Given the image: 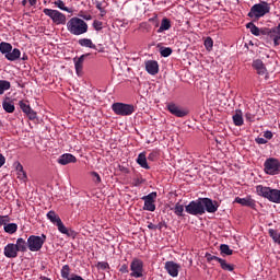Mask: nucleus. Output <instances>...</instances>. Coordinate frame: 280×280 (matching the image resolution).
<instances>
[{"mask_svg": "<svg viewBox=\"0 0 280 280\" xmlns=\"http://www.w3.org/2000/svg\"><path fill=\"white\" fill-rule=\"evenodd\" d=\"M264 172L269 176H277L280 172V162L275 158H269L264 163Z\"/></svg>", "mask_w": 280, "mask_h": 280, "instance_id": "8", "label": "nucleus"}, {"mask_svg": "<svg viewBox=\"0 0 280 280\" xmlns=\"http://www.w3.org/2000/svg\"><path fill=\"white\" fill-rule=\"evenodd\" d=\"M38 0H28L30 5H36Z\"/></svg>", "mask_w": 280, "mask_h": 280, "instance_id": "55", "label": "nucleus"}, {"mask_svg": "<svg viewBox=\"0 0 280 280\" xmlns=\"http://www.w3.org/2000/svg\"><path fill=\"white\" fill-rule=\"evenodd\" d=\"M164 268L166 272L170 275V277H178V272L180 271V265L174 262V261H166L164 265Z\"/></svg>", "mask_w": 280, "mask_h": 280, "instance_id": "16", "label": "nucleus"}, {"mask_svg": "<svg viewBox=\"0 0 280 280\" xmlns=\"http://www.w3.org/2000/svg\"><path fill=\"white\" fill-rule=\"evenodd\" d=\"M119 272H121L122 275H128V266L126 264L121 265V267L119 268Z\"/></svg>", "mask_w": 280, "mask_h": 280, "instance_id": "49", "label": "nucleus"}, {"mask_svg": "<svg viewBox=\"0 0 280 280\" xmlns=\"http://www.w3.org/2000/svg\"><path fill=\"white\" fill-rule=\"evenodd\" d=\"M155 198H156V192H151L142 197V200H144V206H143L144 211H156V205H154Z\"/></svg>", "mask_w": 280, "mask_h": 280, "instance_id": "14", "label": "nucleus"}, {"mask_svg": "<svg viewBox=\"0 0 280 280\" xmlns=\"http://www.w3.org/2000/svg\"><path fill=\"white\" fill-rule=\"evenodd\" d=\"M97 268H100V270H108L110 268V265H108V262L106 261H101L97 264Z\"/></svg>", "mask_w": 280, "mask_h": 280, "instance_id": "45", "label": "nucleus"}, {"mask_svg": "<svg viewBox=\"0 0 280 280\" xmlns=\"http://www.w3.org/2000/svg\"><path fill=\"white\" fill-rule=\"evenodd\" d=\"M93 27H94V30H96V32H100V31H102V27H103V23L101 22V21H98V20H94V22H93Z\"/></svg>", "mask_w": 280, "mask_h": 280, "instance_id": "43", "label": "nucleus"}, {"mask_svg": "<svg viewBox=\"0 0 280 280\" xmlns=\"http://www.w3.org/2000/svg\"><path fill=\"white\" fill-rule=\"evenodd\" d=\"M79 16H81V19H84V21H91V19H93V16L91 14H79Z\"/></svg>", "mask_w": 280, "mask_h": 280, "instance_id": "52", "label": "nucleus"}, {"mask_svg": "<svg viewBox=\"0 0 280 280\" xmlns=\"http://www.w3.org/2000/svg\"><path fill=\"white\" fill-rule=\"evenodd\" d=\"M245 118L247 119V121H254L255 120V115H253L250 113H246Z\"/></svg>", "mask_w": 280, "mask_h": 280, "instance_id": "51", "label": "nucleus"}, {"mask_svg": "<svg viewBox=\"0 0 280 280\" xmlns=\"http://www.w3.org/2000/svg\"><path fill=\"white\" fill-rule=\"evenodd\" d=\"M264 137L265 139H272V131H265Z\"/></svg>", "mask_w": 280, "mask_h": 280, "instance_id": "53", "label": "nucleus"}, {"mask_svg": "<svg viewBox=\"0 0 280 280\" xmlns=\"http://www.w3.org/2000/svg\"><path fill=\"white\" fill-rule=\"evenodd\" d=\"M0 52L4 55V58L7 60H10V62H14L15 60H19L21 58V50L19 48H14L12 50V44L2 42L0 43Z\"/></svg>", "mask_w": 280, "mask_h": 280, "instance_id": "3", "label": "nucleus"}, {"mask_svg": "<svg viewBox=\"0 0 280 280\" xmlns=\"http://www.w3.org/2000/svg\"><path fill=\"white\" fill-rule=\"evenodd\" d=\"M59 233H62V235H67L68 237H75V231L67 229L65 226V223L62 221H59V223L56 224Z\"/></svg>", "mask_w": 280, "mask_h": 280, "instance_id": "23", "label": "nucleus"}, {"mask_svg": "<svg viewBox=\"0 0 280 280\" xmlns=\"http://www.w3.org/2000/svg\"><path fill=\"white\" fill-rule=\"evenodd\" d=\"M261 34L264 36H269L270 38L273 39V44L276 47H279L280 45V23L278 24L277 27L273 28H262Z\"/></svg>", "mask_w": 280, "mask_h": 280, "instance_id": "11", "label": "nucleus"}, {"mask_svg": "<svg viewBox=\"0 0 280 280\" xmlns=\"http://www.w3.org/2000/svg\"><path fill=\"white\" fill-rule=\"evenodd\" d=\"M186 212L189 213V215L205 214V208L202 207V198L190 201L188 206H186Z\"/></svg>", "mask_w": 280, "mask_h": 280, "instance_id": "9", "label": "nucleus"}, {"mask_svg": "<svg viewBox=\"0 0 280 280\" xmlns=\"http://www.w3.org/2000/svg\"><path fill=\"white\" fill-rule=\"evenodd\" d=\"M89 56H90V54H85V55H81L79 58L73 59L75 73L79 78L82 77V73H83L84 58H86Z\"/></svg>", "mask_w": 280, "mask_h": 280, "instance_id": "17", "label": "nucleus"}, {"mask_svg": "<svg viewBox=\"0 0 280 280\" xmlns=\"http://www.w3.org/2000/svg\"><path fill=\"white\" fill-rule=\"evenodd\" d=\"M130 277L133 279H141L143 277V260L133 258L130 264Z\"/></svg>", "mask_w": 280, "mask_h": 280, "instance_id": "10", "label": "nucleus"}, {"mask_svg": "<svg viewBox=\"0 0 280 280\" xmlns=\"http://www.w3.org/2000/svg\"><path fill=\"white\" fill-rule=\"evenodd\" d=\"M206 258H207V261H218L219 262V259H222L218 256H213L211 254H206Z\"/></svg>", "mask_w": 280, "mask_h": 280, "instance_id": "47", "label": "nucleus"}, {"mask_svg": "<svg viewBox=\"0 0 280 280\" xmlns=\"http://www.w3.org/2000/svg\"><path fill=\"white\" fill-rule=\"evenodd\" d=\"M15 247L18 248V253H25L27 250V242L24 238H18Z\"/></svg>", "mask_w": 280, "mask_h": 280, "instance_id": "28", "label": "nucleus"}, {"mask_svg": "<svg viewBox=\"0 0 280 280\" xmlns=\"http://www.w3.org/2000/svg\"><path fill=\"white\" fill-rule=\"evenodd\" d=\"M149 161H152V159H154V154L153 153H150L149 156H148Z\"/></svg>", "mask_w": 280, "mask_h": 280, "instance_id": "57", "label": "nucleus"}, {"mask_svg": "<svg viewBox=\"0 0 280 280\" xmlns=\"http://www.w3.org/2000/svg\"><path fill=\"white\" fill-rule=\"evenodd\" d=\"M19 104H20L21 110H23L25 115L30 117V119H36V113L30 105H27V103L20 101Z\"/></svg>", "mask_w": 280, "mask_h": 280, "instance_id": "22", "label": "nucleus"}, {"mask_svg": "<svg viewBox=\"0 0 280 280\" xmlns=\"http://www.w3.org/2000/svg\"><path fill=\"white\" fill-rule=\"evenodd\" d=\"M47 242V236L45 234H42L40 236L31 235L27 238V247L31 253H38L40 248H43V245Z\"/></svg>", "mask_w": 280, "mask_h": 280, "instance_id": "6", "label": "nucleus"}, {"mask_svg": "<svg viewBox=\"0 0 280 280\" xmlns=\"http://www.w3.org/2000/svg\"><path fill=\"white\" fill-rule=\"evenodd\" d=\"M137 163L140 165V167H143V170H150V165H148V158L145 156V153H140L137 158Z\"/></svg>", "mask_w": 280, "mask_h": 280, "instance_id": "26", "label": "nucleus"}, {"mask_svg": "<svg viewBox=\"0 0 280 280\" xmlns=\"http://www.w3.org/2000/svg\"><path fill=\"white\" fill-rule=\"evenodd\" d=\"M234 202H237V205H242V207H250V209H255L256 207L255 200L250 197H246V198L236 197Z\"/></svg>", "mask_w": 280, "mask_h": 280, "instance_id": "21", "label": "nucleus"}, {"mask_svg": "<svg viewBox=\"0 0 280 280\" xmlns=\"http://www.w3.org/2000/svg\"><path fill=\"white\" fill-rule=\"evenodd\" d=\"M69 275H71V267H69V265H65L62 268H61V278L62 279H71L69 277Z\"/></svg>", "mask_w": 280, "mask_h": 280, "instance_id": "39", "label": "nucleus"}, {"mask_svg": "<svg viewBox=\"0 0 280 280\" xmlns=\"http://www.w3.org/2000/svg\"><path fill=\"white\" fill-rule=\"evenodd\" d=\"M172 211H174L175 215H178L179 218H183V213L185 211V206H183L180 202H177L174 208H172Z\"/></svg>", "mask_w": 280, "mask_h": 280, "instance_id": "37", "label": "nucleus"}, {"mask_svg": "<svg viewBox=\"0 0 280 280\" xmlns=\"http://www.w3.org/2000/svg\"><path fill=\"white\" fill-rule=\"evenodd\" d=\"M207 51H211L213 49V39L211 37H207L203 43Z\"/></svg>", "mask_w": 280, "mask_h": 280, "instance_id": "41", "label": "nucleus"}, {"mask_svg": "<svg viewBox=\"0 0 280 280\" xmlns=\"http://www.w3.org/2000/svg\"><path fill=\"white\" fill-rule=\"evenodd\" d=\"M201 205L208 213H215L218 209L220 208V205L218 201H213L212 199L209 198H201Z\"/></svg>", "mask_w": 280, "mask_h": 280, "instance_id": "13", "label": "nucleus"}, {"mask_svg": "<svg viewBox=\"0 0 280 280\" xmlns=\"http://www.w3.org/2000/svg\"><path fill=\"white\" fill-rule=\"evenodd\" d=\"M47 218L50 220V222L52 224H55V226L57 224H59V222H61L62 220L60 219V217L58 214H56V212L54 210H50L48 213H47Z\"/></svg>", "mask_w": 280, "mask_h": 280, "instance_id": "33", "label": "nucleus"}, {"mask_svg": "<svg viewBox=\"0 0 280 280\" xmlns=\"http://www.w3.org/2000/svg\"><path fill=\"white\" fill-rule=\"evenodd\" d=\"M22 60H27V56H24V57L22 58Z\"/></svg>", "mask_w": 280, "mask_h": 280, "instance_id": "61", "label": "nucleus"}, {"mask_svg": "<svg viewBox=\"0 0 280 280\" xmlns=\"http://www.w3.org/2000/svg\"><path fill=\"white\" fill-rule=\"evenodd\" d=\"M156 228H158V226L154 225V224H152V223L148 225V229H151V230H155Z\"/></svg>", "mask_w": 280, "mask_h": 280, "instance_id": "56", "label": "nucleus"}, {"mask_svg": "<svg viewBox=\"0 0 280 280\" xmlns=\"http://www.w3.org/2000/svg\"><path fill=\"white\" fill-rule=\"evenodd\" d=\"M256 143H258L259 145H266V143H268V140H266V138H256Z\"/></svg>", "mask_w": 280, "mask_h": 280, "instance_id": "50", "label": "nucleus"}, {"mask_svg": "<svg viewBox=\"0 0 280 280\" xmlns=\"http://www.w3.org/2000/svg\"><path fill=\"white\" fill-rule=\"evenodd\" d=\"M122 172H125L126 174H128V168L122 167Z\"/></svg>", "mask_w": 280, "mask_h": 280, "instance_id": "58", "label": "nucleus"}, {"mask_svg": "<svg viewBox=\"0 0 280 280\" xmlns=\"http://www.w3.org/2000/svg\"><path fill=\"white\" fill-rule=\"evenodd\" d=\"M112 110L115 113V115H119L120 117H130V115L135 113L136 108L132 104L114 103L112 105Z\"/></svg>", "mask_w": 280, "mask_h": 280, "instance_id": "5", "label": "nucleus"}, {"mask_svg": "<svg viewBox=\"0 0 280 280\" xmlns=\"http://www.w3.org/2000/svg\"><path fill=\"white\" fill-rule=\"evenodd\" d=\"M10 81L0 80V95H3L5 91H10Z\"/></svg>", "mask_w": 280, "mask_h": 280, "instance_id": "38", "label": "nucleus"}, {"mask_svg": "<svg viewBox=\"0 0 280 280\" xmlns=\"http://www.w3.org/2000/svg\"><path fill=\"white\" fill-rule=\"evenodd\" d=\"M256 194L261 198H266L269 202H275L276 205H280V190L272 189L268 186L257 185Z\"/></svg>", "mask_w": 280, "mask_h": 280, "instance_id": "2", "label": "nucleus"}, {"mask_svg": "<svg viewBox=\"0 0 280 280\" xmlns=\"http://www.w3.org/2000/svg\"><path fill=\"white\" fill-rule=\"evenodd\" d=\"M52 5H55L59 10H62V12H68V14H71V12H73V10H71L67 5H65V1H62V0H55L52 2Z\"/></svg>", "mask_w": 280, "mask_h": 280, "instance_id": "29", "label": "nucleus"}, {"mask_svg": "<svg viewBox=\"0 0 280 280\" xmlns=\"http://www.w3.org/2000/svg\"><path fill=\"white\" fill-rule=\"evenodd\" d=\"M269 236L275 242V244L280 245V232L275 229H269Z\"/></svg>", "mask_w": 280, "mask_h": 280, "instance_id": "36", "label": "nucleus"}, {"mask_svg": "<svg viewBox=\"0 0 280 280\" xmlns=\"http://www.w3.org/2000/svg\"><path fill=\"white\" fill-rule=\"evenodd\" d=\"M5 165V156L3 154H0V167H3Z\"/></svg>", "mask_w": 280, "mask_h": 280, "instance_id": "54", "label": "nucleus"}, {"mask_svg": "<svg viewBox=\"0 0 280 280\" xmlns=\"http://www.w3.org/2000/svg\"><path fill=\"white\" fill-rule=\"evenodd\" d=\"M79 45L81 47H89L90 49H97V46H95V44H93V40L89 38L79 39Z\"/></svg>", "mask_w": 280, "mask_h": 280, "instance_id": "32", "label": "nucleus"}, {"mask_svg": "<svg viewBox=\"0 0 280 280\" xmlns=\"http://www.w3.org/2000/svg\"><path fill=\"white\" fill-rule=\"evenodd\" d=\"M4 256H7L9 259H15V257H19V249L16 248V245L9 243L4 247Z\"/></svg>", "mask_w": 280, "mask_h": 280, "instance_id": "18", "label": "nucleus"}, {"mask_svg": "<svg viewBox=\"0 0 280 280\" xmlns=\"http://www.w3.org/2000/svg\"><path fill=\"white\" fill-rule=\"evenodd\" d=\"M43 12L46 16H49V19H51L55 25L67 24V15H65V13L54 9H44Z\"/></svg>", "mask_w": 280, "mask_h": 280, "instance_id": "7", "label": "nucleus"}, {"mask_svg": "<svg viewBox=\"0 0 280 280\" xmlns=\"http://www.w3.org/2000/svg\"><path fill=\"white\" fill-rule=\"evenodd\" d=\"M96 9L100 10L102 16L106 14V10H104V8L102 7V2H96Z\"/></svg>", "mask_w": 280, "mask_h": 280, "instance_id": "48", "label": "nucleus"}, {"mask_svg": "<svg viewBox=\"0 0 280 280\" xmlns=\"http://www.w3.org/2000/svg\"><path fill=\"white\" fill-rule=\"evenodd\" d=\"M78 159L70 153H65L58 159L59 165H69V163H77Z\"/></svg>", "mask_w": 280, "mask_h": 280, "instance_id": "20", "label": "nucleus"}, {"mask_svg": "<svg viewBox=\"0 0 280 280\" xmlns=\"http://www.w3.org/2000/svg\"><path fill=\"white\" fill-rule=\"evenodd\" d=\"M221 253H223V255H233V249H231V247H229V245L222 244Z\"/></svg>", "mask_w": 280, "mask_h": 280, "instance_id": "42", "label": "nucleus"}, {"mask_svg": "<svg viewBox=\"0 0 280 280\" xmlns=\"http://www.w3.org/2000/svg\"><path fill=\"white\" fill-rule=\"evenodd\" d=\"M247 30L254 35V36H261V32L264 30H259L257 25L253 24V22H249L246 24Z\"/></svg>", "mask_w": 280, "mask_h": 280, "instance_id": "30", "label": "nucleus"}, {"mask_svg": "<svg viewBox=\"0 0 280 280\" xmlns=\"http://www.w3.org/2000/svg\"><path fill=\"white\" fill-rule=\"evenodd\" d=\"M67 30L72 36H82V34L89 32V24L84 20L74 16L67 22Z\"/></svg>", "mask_w": 280, "mask_h": 280, "instance_id": "1", "label": "nucleus"}, {"mask_svg": "<svg viewBox=\"0 0 280 280\" xmlns=\"http://www.w3.org/2000/svg\"><path fill=\"white\" fill-rule=\"evenodd\" d=\"M2 108L5 110V113H14L15 107H14V102L10 101V98H5L2 102Z\"/></svg>", "mask_w": 280, "mask_h": 280, "instance_id": "27", "label": "nucleus"}, {"mask_svg": "<svg viewBox=\"0 0 280 280\" xmlns=\"http://www.w3.org/2000/svg\"><path fill=\"white\" fill-rule=\"evenodd\" d=\"M219 264H220L222 270H226L228 272H233V270H235V266L226 262V260H224L222 258L219 259Z\"/></svg>", "mask_w": 280, "mask_h": 280, "instance_id": "35", "label": "nucleus"}, {"mask_svg": "<svg viewBox=\"0 0 280 280\" xmlns=\"http://www.w3.org/2000/svg\"><path fill=\"white\" fill-rule=\"evenodd\" d=\"M40 280H51V279H49L47 277H42Z\"/></svg>", "mask_w": 280, "mask_h": 280, "instance_id": "59", "label": "nucleus"}, {"mask_svg": "<svg viewBox=\"0 0 280 280\" xmlns=\"http://www.w3.org/2000/svg\"><path fill=\"white\" fill-rule=\"evenodd\" d=\"M172 28V21L167 18H163L161 21V25L158 28V34H163V32H167V30Z\"/></svg>", "mask_w": 280, "mask_h": 280, "instance_id": "25", "label": "nucleus"}, {"mask_svg": "<svg viewBox=\"0 0 280 280\" xmlns=\"http://www.w3.org/2000/svg\"><path fill=\"white\" fill-rule=\"evenodd\" d=\"M160 54H161V56L163 58H167V57L172 56V48H170V47H162L160 49Z\"/></svg>", "mask_w": 280, "mask_h": 280, "instance_id": "40", "label": "nucleus"}, {"mask_svg": "<svg viewBox=\"0 0 280 280\" xmlns=\"http://www.w3.org/2000/svg\"><path fill=\"white\" fill-rule=\"evenodd\" d=\"M91 176L93 177L94 183L98 185V183H102V177L97 172H92Z\"/></svg>", "mask_w": 280, "mask_h": 280, "instance_id": "44", "label": "nucleus"}, {"mask_svg": "<svg viewBox=\"0 0 280 280\" xmlns=\"http://www.w3.org/2000/svg\"><path fill=\"white\" fill-rule=\"evenodd\" d=\"M234 125L244 126V117L242 110H236L235 115L232 117Z\"/></svg>", "mask_w": 280, "mask_h": 280, "instance_id": "31", "label": "nucleus"}, {"mask_svg": "<svg viewBox=\"0 0 280 280\" xmlns=\"http://www.w3.org/2000/svg\"><path fill=\"white\" fill-rule=\"evenodd\" d=\"M167 110L171 113V115H174L175 117H187L188 113L187 109L171 103L167 105Z\"/></svg>", "mask_w": 280, "mask_h": 280, "instance_id": "15", "label": "nucleus"}, {"mask_svg": "<svg viewBox=\"0 0 280 280\" xmlns=\"http://www.w3.org/2000/svg\"><path fill=\"white\" fill-rule=\"evenodd\" d=\"M19 231V225L16 223H5L4 225V232L9 233V235H13V233H16Z\"/></svg>", "mask_w": 280, "mask_h": 280, "instance_id": "34", "label": "nucleus"}, {"mask_svg": "<svg viewBox=\"0 0 280 280\" xmlns=\"http://www.w3.org/2000/svg\"><path fill=\"white\" fill-rule=\"evenodd\" d=\"M145 71L150 75H156V73H159V62L154 60L145 61Z\"/></svg>", "mask_w": 280, "mask_h": 280, "instance_id": "19", "label": "nucleus"}, {"mask_svg": "<svg viewBox=\"0 0 280 280\" xmlns=\"http://www.w3.org/2000/svg\"><path fill=\"white\" fill-rule=\"evenodd\" d=\"M270 12V4L268 2H261L254 4L248 13L249 19H261Z\"/></svg>", "mask_w": 280, "mask_h": 280, "instance_id": "4", "label": "nucleus"}, {"mask_svg": "<svg viewBox=\"0 0 280 280\" xmlns=\"http://www.w3.org/2000/svg\"><path fill=\"white\" fill-rule=\"evenodd\" d=\"M14 165L18 172L16 174L19 180H23L25 183V180H27V173H25V171L23 170V165L21 164V162H15Z\"/></svg>", "mask_w": 280, "mask_h": 280, "instance_id": "24", "label": "nucleus"}, {"mask_svg": "<svg viewBox=\"0 0 280 280\" xmlns=\"http://www.w3.org/2000/svg\"><path fill=\"white\" fill-rule=\"evenodd\" d=\"M155 226H158L156 229H159L160 231H161V229H163V226L161 224L155 225Z\"/></svg>", "mask_w": 280, "mask_h": 280, "instance_id": "60", "label": "nucleus"}, {"mask_svg": "<svg viewBox=\"0 0 280 280\" xmlns=\"http://www.w3.org/2000/svg\"><path fill=\"white\" fill-rule=\"evenodd\" d=\"M10 222V217L8 215H0V226H5Z\"/></svg>", "mask_w": 280, "mask_h": 280, "instance_id": "46", "label": "nucleus"}, {"mask_svg": "<svg viewBox=\"0 0 280 280\" xmlns=\"http://www.w3.org/2000/svg\"><path fill=\"white\" fill-rule=\"evenodd\" d=\"M252 67L258 75H265V80H268V69L261 59H255Z\"/></svg>", "mask_w": 280, "mask_h": 280, "instance_id": "12", "label": "nucleus"}]
</instances>
